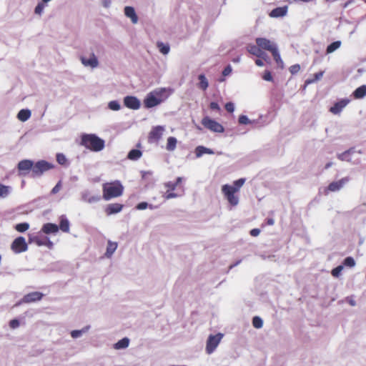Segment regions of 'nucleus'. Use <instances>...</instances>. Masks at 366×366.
<instances>
[{
  "mask_svg": "<svg viewBox=\"0 0 366 366\" xmlns=\"http://www.w3.org/2000/svg\"><path fill=\"white\" fill-rule=\"evenodd\" d=\"M80 144L92 152H99L104 148V141L94 134H83Z\"/></svg>",
  "mask_w": 366,
  "mask_h": 366,
  "instance_id": "nucleus-1",
  "label": "nucleus"
},
{
  "mask_svg": "<svg viewBox=\"0 0 366 366\" xmlns=\"http://www.w3.org/2000/svg\"><path fill=\"white\" fill-rule=\"evenodd\" d=\"M123 192L124 187L118 180L107 182L102 185L103 199L104 200L119 197L122 195Z\"/></svg>",
  "mask_w": 366,
  "mask_h": 366,
  "instance_id": "nucleus-2",
  "label": "nucleus"
},
{
  "mask_svg": "<svg viewBox=\"0 0 366 366\" xmlns=\"http://www.w3.org/2000/svg\"><path fill=\"white\" fill-rule=\"evenodd\" d=\"M167 89L163 88L149 93L144 100V107L152 108L161 104L168 98L169 94Z\"/></svg>",
  "mask_w": 366,
  "mask_h": 366,
  "instance_id": "nucleus-3",
  "label": "nucleus"
},
{
  "mask_svg": "<svg viewBox=\"0 0 366 366\" xmlns=\"http://www.w3.org/2000/svg\"><path fill=\"white\" fill-rule=\"evenodd\" d=\"M182 178L179 177L177 178L175 182H168L164 184V187L167 189L165 194H164V198L165 199H169L172 198H176L181 194L174 192L176 189H181V192H183V188L182 186Z\"/></svg>",
  "mask_w": 366,
  "mask_h": 366,
  "instance_id": "nucleus-4",
  "label": "nucleus"
},
{
  "mask_svg": "<svg viewBox=\"0 0 366 366\" xmlns=\"http://www.w3.org/2000/svg\"><path fill=\"white\" fill-rule=\"evenodd\" d=\"M54 167V165L45 160H40L34 164L32 177H40L45 172H47Z\"/></svg>",
  "mask_w": 366,
  "mask_h": 366,
  "instance_id": "nucleus-5",
  "label": "nucleus"
},
{
  "mask_svg": "<svg viewBox=\"0 0 366 366\" xmlns=\"http://www.w3.org/2000/svg\"><path fill=\"white\" fill-rule=\"evenodd\" d=\"M201 123L204 128L210 130L211 132L217 133H222L224 132V128L221 124L209 117H204L202 119Z\"/></svg>",
  "mask_w": 366,
  "mask_h": 366,
  "instance_id": "nucleus-6",
  "label": "nucleus"
},
{
  "mask_svg": "<svg viewBox=\"0 0 366 366\" xmlns=\"http://www.w3.org/2000/svg\"><path fill=\"white\" fill-rule=\"evenodd\" d=\"M222 192L230 205L234 207L238 204L239 198L234 194L237 192L233 190L232 186L228 184L223 185L222 187Z\"/></svg>",
  "mask_w": 366,
  "mask_h": 366,
  "instance_id": "nucleus-7",
  "label": "nucleus"
},
{
  "mask_svg": "<svg viewBox=\"0 0 366 366\" xmlns=\"http://www.w3.org/2000/svg\"><path fill=\"white\" fill-rule=\"evenodd\" d=\"M222 337L223 335L222 333L209 336L206 345V352L207 354H212L215 350Z\"/></svg>",
  "mask_w": 366,
  "mask_h": 366,
  "instance_id": "nucleus-8",
  "label": "nucleus"
},
{
  "mask_svg": "<svg viewBox=\"0 0 366 366\" xmlns=\"http://www.w3.org/2000/svg\"><path fill=\"white\" fill-rule=\"evenodd\" d=\"M256 44L260 47L262 51H268L270 53L277 49L276 44L266 38L259 37L255 39Z\"/></svg>",
  "mask_w": 366,
  "mask_h": 366,
  "instance_id": "nucleus-9",
  "label": "nucleus"
},
{
  "mask_svg": "<svg viewBox=\"0 0 366 366\" xmlns=\"http://www.w3.org/2000/svg\"><path fill=\"white\" fill-rule=\"evenodd\" d=\"M11 250L16 253H21L27 250L28 246L25 238L23 237H16L11 244Z\"/></svg>",
  "mask_w": 366,
  "mask_h": 366,
  "instance_id": "nucleus-10",
  "label": "nucleus"
},
{
  "mask_svg": "<svg viewBox=\"0 0 366 366\" xmlns=\"http://www.w3.org/2000/svg\"><path fill=\"white\" fill-rule=\"evenodd\" d=\"M34 162L29 159H24L19 162L17 169L19 175H26L29 171L33 173Z\"/></svg>",
  "mask_w": 366,
  "mask_h": 366,
  "instance_id": "nucleus-11",
  "label": "nucleus"
},
{
  "mask_svg": "<svg viewBox=\"0 0 366 366\" xmlns=\"http://www.w3.org/2000/svg\"><path fill=\"white\" fill-rule=\"evenodd\" d=\"M44 297V294L40 292H29L26 295H25L21 301L19 302V304L24 303V304H29L35 302L40 301Z\"/></svg>",
  "mask_w": 366,
  "mask_h": 366,
  "instance_id": "nucleus-12",
  "label": "nucleus"
},
{
  "mask_svg": "<svg viewBox=\"0 0 366 366\" xmlns=\"http://www.w3.org/2000/svg\"><path fill=\"white\" fill-rule=\"evenodd\" d=\"M164 127L157 126L152 129L149 133L148 140L149 142H157L162 137L164 132Z\"/></svg>",
  "mask_w": 366,
  "mask_h": 366,
  "instance_id": "nucleus-13",
  "label": "nucleus"
},
{
  "mask_svg": "<svg viewBox=\"0 0 366 366\" xmlns=\"http://www.w3.org/2000/svg\"><path fill=\"white\" fill-rule=\"evenodd\" d=\"M80 60L82 64L85 66L96 68L99 66L98 59L93 52L91 53L90 57L89 59L85 56H81Z\"/></svg>",
  "mask_w": 366,
  "mask_h": 366,
  "instance_id": "nucleus-14",
  "label": "nucleus"
},
{
  "mask_svg": "<svg viewBox=\"0 0 366 366\" xmlns=\"http://www.w3.org/2000/svg\"><path fill=\"white\" fill-rule=\"evenodd\" d=\"M350 100L347 99H343L336 102L332 107H331L329 111L333 114H339L342 110L349 104Z\"/></svg>",
  "mask_w": 366,
  "mask_h": 366,
  "instance_id": "nucleus-15",
  "label": "nucleus"
},
{
  "mask_svg": "<svg viewBox=\"0 0 366 366\" xmlns=\"http://www.w3.org/2000/svg\"><path fill=\"white\" fill-rule=\"evenodd\" d=\"M124 105L132 109H138L140 107L139 100L133 96H127L124 99Z\"/></svg>",
  "mask_w": 366,
  "mask_h": 366,
  "instance_id": "nucleus-16",
  "label": "nucleus"
},
{
  "mask_svg": "<svg viewBox=\"0 0 366 366\" xmlns=\"http://www.w3.org/2000/svg\"><path fill=\"white\" fill-rule=\"evenodd\" d=\"M349 178L344 177L338 181L331 182L328 187L327 190L330 192H337L339 191L343 186L348 182Z\"/></svg>",
  "mask_w": 366,
  "mask_h": 366,
  "instance_id": "nucleus-17",
  "label": "nucleus"
},
{
  "mask_svg": "<svg viewBox=\"0 0 366 366\" xmlns=\"http://www.w3.org/2000/svg\"><path fill=\"white\" fill-rule=\"evenodd\" d=\"M247 51L258 57V58H262L264 59H265V54L263 51L261 50L260 47L256 44V45L254 44H249L247 46Z\"/></svg>",
  "mask_w": 366,
  "mask_h": 366,
  "instance_id": "nucleus-18",
  "label": "nucleus"
},
{
  "mask_svg": "<svg viewBox=\"0 0 366 366\" xmlns=\"http://www.w3.org/2000/svg\"><path fill=\"white\" fill-rule=\"evenodd\" d=\"M124 207V205L119 203H112L108 204L105 208L107 215L109 216L113 214L120 212Z\"/></svg>",
  "mask_w": 366,
  "mask_h": 366,
  "instance_id": "nucleus-19",
  "label": "nucleus"
},
{
  "mask_svg": "<svg viewBox=\"0 0 366 366\" xmlns=\"http://www.w3.org/2000/svg\"><path fill=\"white\" fill-rule=\"evenodd\" d=\"M288 7L287 6H284L281 7H277L272 9L269 13V16L272 18H279L285 16L287 13Z\"/></svg>",
  "mask_w": 366,
  "mask_h": 366,
  "instance_id": "nucleus-20",
  "label": "nucleus"
},
{
  "mask_svg": "<svg viewBox=\"0 0 366 366\" xmlns=\"http://www.w3.org/2000/svg\"><path fill=\"white\" fill-rule=\"evenodd\" d=\"M59 231V227L53 223H46L41 228V232L44 234H56Z\"/></svg>",
  "mask_w": 366,
  "mask_h": 366,
  "instance_id": "nucleus-21",
  "label": "nucleus"
},
{
  "mask_svg": "<svg viewBox=\"0 0 366 366\" xmlns=\"http://www.w3.org/2000/svg\"><path fill=\"white\" fill-rule=\"evenodd\" d=\"M124 14L128 18L131 19L133 24H137L138 21V17L135 13L134 9L132 6H126L124 8Z\"/></svg>",
  "mask_w": 366,
  "mask_h": 366,
  "instance_id": "nucleus-22",
  "label": "nucleus"
},
{
  "mask_svg": "<svg viewBox=\"0 0 366 366\" xmlns=\"http://www.w3.org/2000/svg\"><path fill=\"white\" fill-rule=\"evenodd\" d=\"M117 248V242H112L110 240L108 241L107 252L105 253V256L107 257H110L113 254V253L116 251Z\"/></svg>",
  "mask_w": 366,
  "mask_h": 366,
  "instance_id": "nucleus-23",
  "label": "nucleus"
},
{
  "mask_svg": "<svg viewBox=\"0 0 366 366\" xmlns=\"http://www.w3.org/2000/svg\"><path fill=\"white\" fill-rule=\"evenodd\" d=\"M366 96V85H362L357 88L353 92L355 99H362Z\"/></svg>",
  "mask_w": 366,
  "mask_h": 366,
  "instance_id": "nucleus-24",
  "label": "nucleus"
},
{
  "mask_svg": "<svg viewBox=\"0 0 366 366\" xmlns=\"http://www.w3.org/2000/svg\"><path fill=\"white\" fill-rule=\"evenodd\" d=\"M59 229H61L64 232H69V220L61 217L59 222Z\"/></svg>",
  "mask_w": 366,
  "mask_h": 366,
  "instance_id": "nucleus-25",
  "label": "nucleus"
},
{
  "mask_svg": "<svg viewBox=\"0 0 366 366\" xmlns=\"http://www.w3.org/2000/svg\"><path fill=\"white\" fill-rule=\"evenodd\" d=\"M31 117V112L29 109H21L17 114V118L21 121L25 122L28 120Z\"/></svg>",
  "mask_w": 366,
  "mask_h": 366,
  "instance_id": "nucleus-26",
  "label": "nucleus"
},
{
  "mask_svg": "<svg viewBox=\"0 0 366 366\" xmlns=\"http://www.w3.org/2000/svg\"><path fill=\"white\" fill-rule=\"evenodd\" d=\"M29 242L34 243L37 246L44 245V237H40L38 235L29 237Z\"/></svg>",
  "mask_w": 366,
  "mask_h": 366,
  "instance_id": "nucleus-27",
  "label": "nucleus"
},
{
  "mask_svg": "<svg viewBox=\"0 0 366 366\" xmlns=\"http://www.w3.org/2000/svg\"><path fill=\"white\" fill-rule=\"evenodd\" d=\"M177 139L174 137H169L167 139V143L166 146V149L168 151H174L177 147Z\"/></svg>",
  "mask_w": 366,
  "mask_h": 366,
  "instance_id": "nucleus-28",
  "label": "nucleus"
},
{
  "mask_svg": "<svg viewBox=\"0 0 366 366\" xmlns=\"http://www.w3.org/2000/svg\"><path fill=\"white\" fill-rule=\"evenodd\" d=\"M129 340L127 337H124L120 340H119L115 345L114 348L119 350V349H124L127 348L129 346Z\"/></svg>",
  "mask_w": 366,
  "mask_h": 366,
  "instance_id": "nucleus-29",
  "label": "nucleus"
},
{
  "mask_svg": "<svg viewBox=\"0 0 366 366\" xmlns=\"http://www.w3.org/2000/svg\"><path fill=\"white\" fill-rule=\"evenodd\" d=\"M142 153L140 150L132 149L129 152L127 157H128V159H129L131 160H137L142 157Z\"/></svg>",
  "mask_w": 366,
  "mask_h": 366,
  "instance_id": "nucleus-30",
  "label": "nucleus"
},
{
  "mask_svg": "<svg viewBox=\"0 0 366 366\" xmlns=\"http://www.w3.org/2000/svg\"><path fill=\"white\" fill-rule=\"evenodd\" d=\"M273 58H274V60L275 61V62L277 63V64L281 68V69H283L284 68V62L281 59V56L280 55V53L278 51V49H277L276 50H274L273 52L271 53Z\"/></svg>",
  "mask_w": 366,
  "mask_h": 366,
  "instance_id": "nucleus-31",
  "label": "nucleus"
},
{
  "mask_svg": "<svg viewBox=\"0 0 366 366\" xmlns=\"http://www.w3.org/2000/svg\"><path fill=\"white\" fill-rule=\"evenodd\" d=\"M198 79L199 80V87L203 91H205L209 86L207 78L204 74H199Z\"/></svg>",
  "mask_w": 366,
  "mask_h": 366,
  "instance_id": "nucleus-32",
  "label": "nucleus"
},
{
  "mask_svg": "<svg viewBox=\"0 0 366 366\" xmlns=\"http://www.w3.org/2000/svg\"><path fill=\"white\" fill-rule=\"evenodd\" d=\"M340 45H341V42L340 41L332 42V44H330V45L327 46V50H326L327 53V54L332 53L336 49H337L340 46Z\"/></svg>",
  "mask_w": 366,
  "mask_h": 366,
  "instance_id": "nucleus-33",
  "label": "nucleus"
},
{
  "mask_svg": "<svg viewBox=\"0 0 366 366\" xmlns=\"http://www.w3.org/2000/svg\"><path fill=\"white\" fill-rule=\"evenodd\" d=\"M10 187L0 184V197H6L10 192Z\"/></svg>",
  "mask_w": 366,
  "mask_h": 366,
  "instance_id": "nucleus-34",
  "label": "nucleus"
},
{
  "mask_svg": "<svg viewBox=\"0 0 366 366\" xmlns=\"http://www.w3.org/2000/svg\"><path fill=\"white\" fill-rule=\"evenodd\" d=\"M157 46L162 54H167L169 53V46L168 44H164L162 42H157Z\"/></svg>",
  "mask_w": 366,
  "mask_h": 366,
  "instance_id": "nucleus-35",
  "label": "nucleus"
},
{
  "mask_svg": "<svg viewBox=\"0 0 366 366\" xmlns=\"http://www.w3.org/2000/svg\"><path fill=\"white\" fill-rule=\"evenodd\" d=\"M29 228V224L26 222L19 223L16 224L15 229L19 232H26Z\"/></svg>",
  "mask_w": 366,
  "mask_h": 366,
  "instance_id": "nucleus-36",
  "label": "nucleus"
},
{
  "mask_svg": "<svg viewBox=\"0 0 366 366\" xmlns=\"http://www.w3.org/2000/svg\"><path fill=\"white\" fill-rule=\"evenodd\" d=\"M244 182L245 179L242 178L234 181L233 183V186H232L233 190L238 192L239 189L242 187V186L244 184Z\"/></svg>",
  "mask_w": 366,
  "mask_h": 366,
  "instance_id": "nucleus-37",
  "label": "nucleus"
},
{
  "mask_svg": "<svg viewBox=\"0 0 366 366\" xmlns=\"http://www.w3.org/2000/svg\"><path fill=\"white\" fill-rule=\"evenodd\" d=\"M252 325L257 329H259L263 325V321L259 317H254L252 319Z\"/></svg>",
  "mask_w": 366,
  "mask_h": 366,
  "instance_id": "nucleus-38",
  "label": "nucleus"
},
{
  "mask_svg": "<svg viewBox=\"0 0 366 366\" xmlns=\"http://www.w3.org/2000/svg\"><path fill=\"white\" fill-rule=\"evenodd\" d=\"M56 162L61 165H66L67 163V159L62 153H58L56 154Z\"/></svg>",
  "mask_w": 366,
  "mask_h": 366,
  "instance_id": "nucleus-39",
  "label": "nucleus"
},
{
  "mask_svg": "<svg viewBox=\"0 0 366 366\" xmlns=\"http://www.w3.org/2000/svg\"><path fill=\"white\" fill-rule=\"evenodd\" d=\"M343 264L346 267H352L355 265V261L352 257H347L344 259Z\"/></svg>",
  "mask_w": 366,
  "mask_h": 366,
  "instance_id": "nucleus-40",
  "label": "nucleus"
},
{
  "mask_svg": "<svg viewBox=\"0 0 366 366\" xmlns=\"http://www.w3.org/2000/svg\"><path fill=\"white\" fill-rule=\"evenodd\" d=\"M108 107L111 110L118 111L120 109V104L117 101H111L108 104Z\"/></svg>",
  "mask_w": 366,
  "mask_h": 366,
  "instance_id": "nucleus-41",
  "label": "nucleus"
},
{
  "mask_svg": "<svg viewBox=\"0 0 366 366\" xmlns=\"http://www.w3.org/2000/svg\"><path fill=\"white\" fill-rule=\"evenodd\" d=\"M88 328H86L84 330H73L71 332V336L73 337V338H77L79 337H80L83 332H86Z\"/></svg>",
  "mask_w": 366,
  "mask_h": 366,
  "instance_id": "nucleus-42",
  "label": "nucleus"
},
{
  "mask_svg": "<svg viewBox=\"0 0 366 366\" xmlns=\"http://www.w3.org/2000/svg\"><path fill=\"white\" fill-rule=\"evenodd\" d=\"M343 269V266L342 265H339L337 266V267L334 268L332 270V275L333 277H339V275L340 274L342 270Z\"/></svg>",
  "mask_w": 366,
  "mask_h": 366,
  "instance_id": "nucleus-43",
  "label": "nucleus"
},
{
  "mask_svg": "<svg viewBox=\"0 0 366 366\" xmlns=\"http://www.w3.org/2000/svg\"><path fill=\"white\" fill-rule=\"evenodd\" d=\"M206 147L203 146H198L195 149V154L197 157L202 156L205 154Z\"/></svg>",
  "mask_w": 366,
  "mask_h": 366,
  "instance_id": "nucleus-44",
  "label": "nucleus"
},
{
  "mask_svg": "<svg viewBox=\"0 0 366 366\" xmlns=\"http://www.w3.org/2000/svg\"><path fill=\"white\" fill-rule=\"evenodd\" d=\"M238 122L240 124H248L250 123V120L245 115H240Z\"/></svg>",
  "mask_w": 366,
  "mask_h": 366,
  "instance_id": "nucleus-45",
  "label": "nucleus"
},
{
  "mask_svg": "<svg viewBox=\"0 0 366 366\" xmlns=\"http://www.w3.org/2000/svg\"><path fill=\"white\" fill-rule=\"evenodd\" d=\"M289 70L290 71V73L292 74H295L297 73H298L300 70V64H294V65H292L290 68H289Z\"/></svg>",
  "mask_w": 366,
  "mask_h": 366,
  "instance_id": "nucleus-46",
  "label": "nucleus"
},
{
  "mask_svg": "<svg viewBox=\"0 0 366 366\" xmlns=\"http://www.w3.org/2000/svg\"><path fill=\"white\" fill-rule=\"evenodd\" d=\"M44 9V3H39L35 8L34 12L36 14L41 15Z\"/></svg>",
  "mask_w": 366,
  "mask_h": 366,
  "instance_id": "nucleus-47",
  "label": "nucleus"
},
{
  "mask_svg": "<svg viewBox=\"0 0 366 366\" xmlns=\"http://www.w3.org/2000/svg\"><path fill=\"white\" fill-rule=\"evenodd\" d=\"M20 323L17 319H13L9 322V327L11 329H16L19 326Z\"/></svg>",
  "mask_w": 366,
  "mask_h": 366,
  "instance_id": "nucleus-48",
  "label": "nucleus"
},
{
  "mask_svg": "<svg viewBox=\"0 0 366 366\" xmlns=\"http://www.w3.org/2000/svg\"><path fill=\"white\" fill-rule=\"evenodd\" d=\"M262 78L265 81H272L273 80L272 76L270 71H264Z\"/></svg>",
  "mask_w": 366,
  "mask_h": 366,
  "instance_id": "nucleus-49",
  "label": "nucleus"
},
{
  "mask_svg": "<svg viewBox=\"0 0 366 366\" xmlns=\"http://www.w3.org/2000/svg\"><path fill=\"white\" fill-rule=\"evenodd\" d=\"M61 188V181H59L58 183L54 186V187L51 189V194H56L60 191Z\"/></svg>",
  "mask_w": 366,
  "mask_h": 366,
  "instance_id": "nucleus-50",
  "label": "nucleus"
},
{
  "mask_svg": "<svg viewBox=\"0 0 366 366\" xmlns=\"http://www.w3.org/2000/svg\"><path fill=\"white\" fill-rule=\"evenodd\" d=\"M225 109L229 112V113H232L234 110V104L232 103V102H227L226 104H225Z\"/></svg>",
  "mask_w": 366,
  "mask_h": 366,
  "instance_id": "nucleus-51",
  "label": "nucleus"
},
{
  "mask_svg": "<svg viewBox=\"0 0 366 366\" xmlns=\"http://www.w3.org/2000/svg\"><path fill=\"white\" fill-rule=\"evenodd\" d=\"M147 207H148V204L145 202H142L139 203L137 205L136 208L139 210H143V209H147Z\"/></svg>",
  "mask_w": 366,
  "mask_h": 366,
  "instance_id": "nucleus-52",
  "label": "nucleus"
},
{
  "mask_svg": "<svg viewBox=\"0 0 366 366\" xmlns=\"http://www.w3.org/2000/svg\"><path fill=\"white\" fill-rule=\"evenodd\" d=\"M209 108L212 110H215V111H219L220 110V107H219V104L217 102H211L209 104Z\"/></svg>",
  "mask_w": 366,
  "mask_h": 366,
  "instance_id": "nucleus-53",
  "label": "nucleus"
},
{
  "mask_svg": "<svg viewBox=\"0 0 366 366\" xmlns=\"http://www.w3.org/2000/svg\"><path fill=\"white\" fill-rule=\"evenodd\" d=\"M44 245L46 246L48 248L51 249L53 247V243L49 240V239L47 237H44Z\"/></svg>",
  "mask_w": 366,
  "mask_h": 366,
  "instance_id": "nucleus-54",
  "label": "nucleus"
},
{
  "mask_svg": "<svg viewBox=\"0 0 366 366\" xmlns=\"http://www.w3.org/2000/svg\"><path fill=\"white\" fill-rule=\"evenodd\" d=\"M260 229L257 228H254L250 230L249 234L252 237H257L259 234Z\"/></svg>",
  "mask_w": 366,
  "mask_h": 366,
  "instance_id": "nucleus-55",
  "label": "nucleus"
},
{
  "mask_svg": "<svg viewBox=\"0 0 366 366\" xmlns=\"http://www.w3.org/2000/svg\"><path fill=\"white\" fill-rule=\"evenodd\" d=\"M232 71V69L230 67V66H227V67L224 68V69L222 71V74L224 76H227L229 75Z\"/></svg>",
  "mask_w": 366,
  "mask_h": 366,
  "instance_id": "nucleus-56",
  "label": "nucleus"
},
{
  "mask_svg": "<svg viewBox=\"0 0 366 366\" xmlns=\"http://www.w3.org/2000/svg\"><path fill=\"white\" fill-rule=\"evenodd\" d=\"M255 64H256V65H257V66H264V62H263V61H262V59H257L255 60Z\"/></svg>",
  "mask_w": 366,
  "mask_h": 366,
  "instance_id": "nucleus-57",
  "label": "nucleus"
},
{
  "mask_svg": "<svg viewBox=\"0 0 366 366\" xmlns=\"http://www.w3.org/2000/svg\"><path fill=\"white\" fill-rule=\"evenodd\" d=\"M322 75H323V72L322 71H320V72L316 73L315 74V80H318V79H321Z\"/></svg>",
  "mask_w": 366,
  "mask_h": 366,
  "instance_id": "nucleus-58",
  "label": "nucleus"
},
{
  "mask_svg": "<svg viewBox=\"0 0 366 366\" xmlns=\"http://www.w3.org/2000/svg\"><path fill=\"white\" fill-rule=\"evenodd\" d=\"M266 223H267V225H273L274 223V221L272 218H268L266 220Z\"/></svg>",
  "mask_w": 366,
  "mask_h": 366,
  "instance_id": "nucleus-59",
  "label": "nucleus"
},
{
  "mask_svg": "<svg viewBox=\"0 0 366 366\" xmlns=\"http://www.w3.org/2000/svg\"><path fill=\"white\" fill-rule=\"evenodd\" d=\"M110 4V1L109 0H104V6L105 7H107L109 6V5Z\"/></svg>",
  "mask_w": 366,
  "mask_h": 366,
  "instance_id": "nucleus-60",
  "label": "nucleus"
},
{
  "mask_svg": "<svg viewBox=\"0 0 366 366\" xmlns=\"http://www.w3.org/2000/svg\"><path fill=\"white\" fill-rule=\"evenodd\" d=\"M213 151L211 150L210 149H208V148H206V150H205V154H213Z\"/></svg>",
  "mask_w": 366,
  "mask_h": 366,
  "instance_id": "nucleus-61",
  "label": "nucleus"
},
{
  "mask_svg": "<svg viewBox=\"0 0 366 366\" xmlns=\"http://www.w3.org/2000/svg\"><path fill=\"white\" fill-rule=\"evenodd\" d=\"M354 2V0H350L348 1H347L345 5H344V7H347L351 3Z\"/></svg>",
  "mask_w": 366,
  "mask_h": 366,
  "instance_id": "nucleus-62",
  "label": "nucleus"
},
{
  "mask_svg": "<svg viewBox=\"0 0 366 366\" xmlns=\"http://www.w3.org/2000/svg\"><path fill=\"white\" fill-rule=\"evenodd\" d=\"M332 165V162H328L326 164L325 168L327 169L330 168Z\"/></svg>",
  "mask_w": 366,
  "mask_h": 366,
  "instance_id": "nucleus-63",
  "label": "nucleus"
},
{
  "mask_svg": "<svg viewBox=\"0 0 366 366\" xmlns=\"http://www.w3.org/2000/svg\"><path fill=\"white\" fill-rule=\"evenodd\" d=\"M343 155H344V154H339V155H338V158H339L340 159H341V160H343Z\"/></svg>",
  "mask_w": 366,
  "mask_h": 366,
  "instance_id": "nucleus-64",
  "label": "nucleus"
}]
</instances>
